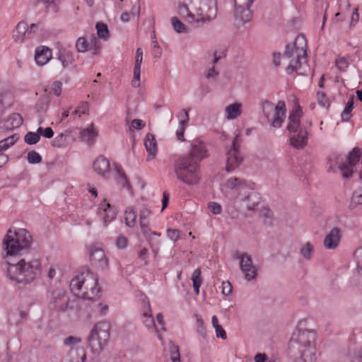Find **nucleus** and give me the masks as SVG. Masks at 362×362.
I'll return each mask as SVG.
<instances>
[{
	"label": "nucleus",
	"instance_id": "f257e3e1",
	"mask_svg": "<svg viewBox=\"0 0 362 362\" xmlns=\"http://www.w3.org/2000/svg\"><path fill=\"white\" fill-rule=\"evenodd\" d=\"M177 15L194 28L211 22L217 15L216 0H178Z\"/></svg>",
	"mask_w": 362,
	"mask_h": 362
},
{
	"label": "nucleus",
	"instance_id": "f03ea898",
	"mask_svg": "<svg viewBox=\"0 0 362 362\" xmlns=\"http://www.w3.org/2000/svg\"><path fill=\"white\" fill-rule=\"evenodd\" d=\"M42 273V264L38 258L25 255L16 263H9L8 274L10 279L18 283H30L38 279Z\"/></svg>",
	"mask_w": 362,
	"mask_h": 362
},
{
	"label": "nucleus",
	"instance_id": "7ed1b4c3",
	"mask_svg": "<svg viewBox=\"0 0 362 362\" xmlns=\"http://www.w3.org/2000/svg\"><path fill=\"white\" fill-rule=\"evenodd\" d=\"M33 243V237L26 229L18 228L13 233L9 229L3 241V249L6 256L27 255Z\"/></svg>",
	"mask_w": 362,
	"mask_h": 362
},
{
	"label": "nucleus",
	"instance_id": "20e7f679",
	"mask_svg": "<svg viewBox=\"0 0 362 362\" xmlns=\"http://www.w3.org/2000/svg\"><path fill=\"white\" fill-rule=\"evenodd\" d=\"M97 286V275L89 271L76 276L70 283L71 290L75 296L89 300H95L100 291Z\"/></svg>",
	"mask_w": 362,
	"mask_h": 362
},
{
	"label": "nucleus",
	"instance_id": "39448f33",
	"mask_svg": "<svg viewBox=\"0 0 362 362\" xmlns=\"http://www.w3.org/2000/svg\"><path fill=\"white\" fill-rule=\"evenodd\" d=\"M307 42L304 35H298L293 45L288 44L284 52V59H290L287 71H296L300 74H306L300 71L303 69V61L306 63Z\"/></svg>",
	"mask_w": 362,
	"mask_h": 362
},
{
	"label": "nucleus",
	"instance_id": "423d86ee",
	"mask_svg": "<svg viewBox=\"0 0 362 362\" xmlns=\"http://www.w3.org/2000/svg\"><path fill=\"white\" fill-rule=\"evenodd\" d=\"M302 110L300 106H297L289 113L287 130L290 134V144L297 149L303 148L308 141V131L306 127L300 122Z\"/></svg>",
	"mask_w": 362,
	"mask_h": 362
},
{
	"label": "nucleus",
	"instance_id": "0eeeda50",
	"mask_svg": "<svg viewBox=\"0 0 362 362\" xmlns=\"http://www.w3.org/2000/svg\"><path fill=\"white\" fill-rule=\"evenodd\" d=\"M175 173L180 180L187 185L197 184L199 180L198 162L192 156H182L175 161Z\"/></svg>",
	"mask_w": 362,
	"mask_h": 362
},
{
	"label": "nucleus",
	"instance_id": "6e6552de",
	"mask_svg": "<svg viewBox=\"0 0 362 362\" xmlns=\"http://www.w3.org/2000/svg\"><path fill=\"white\" fill-rule=\"evenodd\" d=\"M110 325L108 322L103 321L94 325L88 337V344L91 352L98 356L110 339Z\"/></svg>",
	"mask_w": 362,
	"mask_h": 362
},
{
	"label": "nucleus",
	"instance_id": "1a4fd4ad",
	"mask_svg": "<svg viewBox=\"0 0 362 362\" xmlns=\"http://www.w3.org/2000/svg\"><path fill=\"white\" fill-rule=\"evenodd\" d=\"M262 110L270 127L274 129L280 128L285 120L286 107L285 102L279 100L274 104L269 100L262 103Z\"/></svg>",
	"mask_w": 362,
	"mask_h": 362
},
{
	"label": "nucleus",
	"instance_id": "9d476101",
	"mask_svg": "<svg viewBox=\"0 0 362 362\" xmlns=\"http://www.w3.org/2000/svg\"><path fill=\"white\" fill-rule=\"evenodd\" d=\"M316 334L308 330L300 331L298 336V341L300 344V358L304 362H315V346L314 341Z\"/></svg>",
	"mask_w": 362,
	"mask_h": 362
},
{
	"label": "nucleus",
	"instance_id": "9b49d317",
	"mask_svg": "<svg viewBox=\"0 0 362 362\" xmlns=\"http://www.w3.org/2000/svg\"><path fill=\"white\" fill-rule=\"evenodd\" d=\"M255 0H234V18L236 26L244 25L252 17L251 6Z\"/></svg>",
	"mask_w": 362,
	"mask_h": 362
},
{
	"label": "nucleus",
	"instance_id": "f8f14e48",
	"mask_svg": "<svg viewBox=\"0 0 362 362\" xmlns=\"http://www.w3.org/2000/svg\"><path fill=\"white\" fill-rule=\"evenodd\" d=\"M253 182L236 177L228 178L225 183L226 187L233 191L232 199L235 202L239 201L248 190L253 189Z\"/></svg>",
	"mask_w": 362,
	"mask_h": 362
},
{
	"label": "nucleus",
	"instance_id": "ddd939ff",
	"mask_svg": "<svg viewBox=\"0 0 362 362\" xmlns=\"http://www.w3.org/2000/svg\"><path fill=\"white\" fill-rule=\"evenodd\" d=\"M238 136H236L231 146L226 151V170L231 172L238 168L243 160V156L239 150L240 145L238 143Z\"/></svg>",
	"mask_w": 362,
	"mask_h": 362
},
{
	"label": "nucleus",
	"instance_id": "4468645a",
	"mask_svg": "<svg viewBox=\"0 0 362 362\" xmlns=\"http://www.w3.org/2000/svg\"><path fill=\"white\" fill-rule=\"evenodd\" d=\"M234 257L240 259V269L244 274L245 280L250 281L255 279L257 275V269L253 264L251 256L247 252L241 255L236 252Z\"/></svg>",
	"mask_w": 362,
	"mask_h": 362
},
{
	"label": "nucleus",
	"instance_id": "2eb2a0df",
	"mask_svg": "<svg viewBox=\"0 0 362 362\" xmlns=\"http://www.w3.org/2000/svg\"><path fill=\"white\" fill-rule=\"evenodd\" d=\"M327 160L329 164V170H334L338 167L344 177L349 178L352 176L353 170L348 167L347 163H344V158L341 154L333 153L329 156Z\"/></svg>",
	"mask_w": 362,
	"mask_h": 362
},
{
	"label": "nucleus",
	"instance_id": "dca6fc26",
	"mask_svg": "<svg viewBox=\"0 0 362 362\" xmlns=\"http://www.w3.org/2000/svg\"><path fill=\"white\" fill-rule=\"evenodd\" d=\"M69 298L63 290H56L52 293L49 308L57 311L64 312L69 308Z\"/></svg>",
	"mask_w": 362,
	"mask_h": 362
},
{
	"label": "nucleus",
	"instance_id": "f3484780",
	"mask_svg": "<svg viewBox=\"0 0 362 362\" xmlns=\"http://www.w3.org/2000/svg\"><path fill=\"white\" fill-rule=\"evenodd\" d=\"M90 259L93 265L103 270L107 267L108 262L105 252L100 248H93L90 254Z\"/></svg>",
	"mask_w": 362,
	"mask_h": 362
},
{
	"label": "nucleus",
	"instance_id": "a211bd4d",
	"mask_svg": "<svg viewBox=\"0 0 362 362\" xmlns=\"http://www.w3.org/2000/svg\"><path fill=\"white\" fill-rule=\"evenodd\" d=\"M261 199L259 193L252 189L248 190L243 197H240L238 202L245 203L247 210L254 211L260 203Z\"/></svg>",
	"mask_w": 362,
	"mask_h": 362
},
{
	"label": "nucleus",
	"instance_id": "6ab92c4d",
	"mask_svg": "<svg viewBox=\"0 0 362 362\" xmlns=\"http://www.w3.org/2000/svg\"><path fill=\"white\" fill-rule=\"evenodd\" d=\"M187 156H192V158L194 160H196L197 162L206 158L208 156V153L204 144L200 141H193L191 144L190 153Z\"/></svg>",
	"mask_w": 362,
	"mask_h": 362
},
{
	"label": "nucleus",
	"instance_id": "aec40b11",
	"mask_svg": "<svg viewBox=\"0 0 362 362\" xmlns=\"http://www.w3.org/2000/svg\"><path fill=\"white\" fill-rule=\"evenodd\" d=\"M93 170L99 175L107 177L110 172V161L103 156H98L93 162Z\"/></svg>",
	"mask_w": 362,
	"mask_h": 362
},
{
	"label": "nucleus",
	"instance_id": "412c9836",
	"mask_svg": "<svg viewBox=\"0 0 362 362\" xmlns=\"http://www.w3.org/2000/svg\"><path fill=\"white\" fill-rule=\"evenodd\" d=\"M340 230L338 228H332L324 239V246L327 250L336 249L340 242Z\"/></svg>",
	"mask_w": 362,
	"mask_h": 362
},
{
	"label": "nucleus",
	"instance_id": "4be33fe9",
	"mask_svg": "<svg viewBox=\"0 0 362 362\" xmlns=\"http://www.w3.org/2000/svg\"><path fill=\"white\" fill-rule=\"evenodd\" d=\"M143 61V51L141 48H137L136 51L135 64L134 68V77L132 85L134 87H139L140 85L141 66Z\"/></svg>",
	"mask_w": 362,
	"mask_h": 362
},
{
	"label": "nucleus",
	"instance_id": "5701e85b",
	"mask_svg": "<svg viewBox=\"0 0 362 362\" xmlns=\"http://www.w3.org/2000/svg\"><path fill=\"white\" fill-rule=\"evenodd\" d=\"M52 58V51L45 46L38 47L35 49V60L37 65L43 66L46 64Z\"/></svg>",
	"mask_w": 362,
	"mask_h": 362
},
{
	"label": "nucleus",
	"instance_id": "b1692460",
	"mask_svg": "<svg viewBox=\"0 0 362 362\" xmlns=\"http://www.w3.org/2000/svg\"><path fill=\"white\" fill-rule=\"evenodd\" d=\"M354 258L356 265L354 278L356 283L362 287V247L356 249Z\"/></svg>",
	"mask_w": 362,
	"mask_h": 362
},
{
	"label": "nucleus",
	"instance_id": "393cba45",
	"mask_svg": "<svg viewBox=\"0 0 362 362\" xmlns=\"http://www.w3.org/2000/svg\"><path fill=\"white\" fill-rule=\"evenodd\" d=\"M144 146L148 152L147 160L154 158L157 154V143L154 136L152 134H147L144 139Z\"/></svg>",
	"mask_w": 362,
	"mask_h": 362
},
{
	"label": "nucleus",
	"instance_id": "a878e982",
	"mask_svg": "<svg viewBox=\"0 0 362 362\" xmlns=\"http://www.w3.org/2000/svg\"><path fill=\"white\" fill-rule=\"evenodd\" d=\"M25 37H28V25L25 21H21L13 30V38L16 42L21 43Z\"/></svg>",
	"mask_w": 362,
	"mask_h": 362
},
{
	"label": "nucleus",
	"instance_id": "bb28decb",
	"mask_svg": "<svg viewBox=\"0 0 362 362\" xmlns=\"http://www.w3.org/2000/svg\"><path fill=\"white\" fill-rule=\"evenodd\" d=\"M86 354L83 348L71 349L64 362H85Z\"/></svg>",
	"mask_w": 362,
	"mask_h": 362
},
{
	"label": "nucleus",
	"instance_id": "cd10ccee",
	"mask_svg": "<svg viewBox=\"0 0 362 362\" xmlns=\"http://www.w3.org/2000/svg\"><path fill=\"white\" fill-rule=\"evenodd\" d=\"M144 312L143 313V323L148 328H155L156 331H158L156 327L154 319L152 316L151 305L148 300L144 303Z\"/></svg>",
	"mask_w": 362,
	"mask_h": 362
},
{
	"label": "nucleus",
	"instance_id": "c85d7f7f",
	"mask_svg": "<svg viewBox=\"0 0 362 362\" xmlns=\"http://www.w3.org/2000/svg\"><path fill=\"white\" fill-rule=\"evenodd\" d=\"M23 123V118L18 113L11 114L4 122V127L7 129H13L19 127Z\"/></svg>",
	"mask_w": 362,
	"mask_h": 362
},
{
	"label": "nucleus",
	"instance_id": "c756f323",
	"mask_svg": "<svg viewBox=\"0 0 362 362\" xmlns=\"http://www.w3.org/2000/svg\"><path fill=\"white\" fill-rule=\"evenodd\" d=\"M151 211L146 207H144L140 210V213H139L140 227L142 230V232L145 235H147L150 230L148 228V218L151 215Z\"/></svg>",
	"mask_w": 362,
	"mask_h": 362
},
{
	"label": "nucleus",
	"instance_id": "7c9ffc66",
	"mask_svg": "<svg viewBox=\"0 0 362 362\" xmlns=\"http://www.w3.org/2000/svg\"><path fill=\"white\" fill-rule=\"evenodd\" d=\"M98 136V131L94 127L93 124H90L87 128L81 132V138L83 141L92 144L93 139Z\"/></svg>",
	"mask_w": 362,
	"mask_h": 362
},
{
	"label": "nucleus",
	"instance_id": "2f4dec72",
	"mask_svg": "<svg viewBox=\"0 0 362 362\" xmlns=\"http://www.w3.org/2000/svg\"><path fill=\"white\" fill-rule=\"evenodd\" d=\"M242 105L238 103H235L230 105H228L226 107V112L227 114L226 118L228 119H234L240 116L242 113L241 112Z\"/></svg>",
	"mask_w": 362,
	"mask_h": 362
},
{
	"label": "nucleus",
	"instance_id": "473e14b6",
	"mask_svg": "<svg viewBox=\"0 0 362 362\" xmlns=\"http://www.w3.org/2000/svg\"><path fill=\"white\" fill-rule=\"evenodd\" d=\"M101 207L104 211L103 220L105 223L112 221L117 216V212L114 207H112L109 203H106V200H104V204H101Z\"/></svg>",
	"mask_w": 362,
	"mask_h": 362
},
{
	"label": "nucleus",
	"instance_id": "72a5a7b5",
	"mask_svg": "<svg viewBox=\"0 0 362 362\" xmlns=\"http://www.w3.org/2000/svg\"><path fill=\"white\" fill-rule=\"evenodd\" d=\"M57 58L62 62L64 69L66 68L74 60L72 52L66 49H60L57 53Z\"/></svg>",
	"mask_w": 362,
	"mask_h": 362
},
{
	"label": "nucleus",
	"instance_id": "f704fd0d",
	"mask_svg": "<svg viewBox=\"0 0 362 362\" xmlns=\"http://www.w3.org/2000/svg\"><path fill=\"white\" fill-rule=\"evenodd\" d=\"M173 30L177 33H189L190 29L185 25L177 17L173 16L170 19Z\"/></svg>",
	"mask_w": 362,
	"mask_h": 362
},
{
	"label": "nucleus",
	"instance_id": "c9c22d12",
	"mask_svg": "<svg viewBox=\"0 0 362 362\" xmlns=\"http://www.w3.org/2000/svg\"><path fill=\"white\" fill-rule=\"evenodd\" d=\"M49 102V97L47 94L40 96L35 105L37 112L40 114L45 113L48 109Z\"/></svg>",
	"mask_w": 362,
	"mask_h": 362
},
{
	"label": "nucleus",
	"instance_id": "e433bc0d",
	"mask_svg": "<svg viewBox=\"0 0 362 362\" xmlns=\"http://www.w3.org/2000/svg\"><path fill=\"white\" fill-rule=\"evenodd\" d=\"M361 156V152L358 148H354L346 156V160L348 162V167L351 169V167L356 165L358 163Z\"/></svg>",
	"mask_w": 362,
	"mask_h": 362
},
{
	"label": "nucleus",
	"instance_id": "4c0bfd02",
	"mask_svg": "<svg viewBox=\"0 0 362 362\" xmlns=\"http://www.w3.org/2000/svg\"><path fill=\"white\" fill-rule=\"evenodd\" d=\"M362 204V187H358L355 189L352 194L351 202L349 204V209H354L357 206Z\"/></svg>",
	"mask_w": 362,
	"mask_h": 362
},
{
	"label": "nucleus",
	"instance_id": "58836bf2",
	"mask_svg": "<svg viewBox=\"0 0 362 362\" xmlns=\"http://www.w3.org/2000/svg\"><path fill=\"white\" fill-rule=\"evenodd\" d=\"M124 215V219L127 226L129 227L134 226L137 217L136 209L132 206L128 207L125 211Z\"/></svg>",
	"mask_w": 362,
	"mask_h": 362
},
{
	"label": "nucleus",
	"instance_id": "ea45409f",
	"mask_svg": "<svg viewBox=\"0 0 362 362\" xmlns=\"http://www.w3.org/2000/svg\"><path fill=\"white\" fill-rule=\"evenodd\" d=\"M116 170L117 172V182L119 185L124 187H129V183L127 177L122 170V168L119 165H115Z\"/></svg>",
	"mask_w": 362,
	"mask_h": 362
},
{
	"label": "nucleus",
	"instance_id": "a19ab883",
	"mask_svg": "<svg viewBox=\"0 0 362 362\" xmlns=\"http://www.w3.org/2000/svg\"><path fill=\"white\" fill-rule=\"evenodd\" d=\"M314 247L310 242L303 244L300 249V255L307 260L311 259Z\"/></svg>",
	"mask_w": 362,
	"mask_h": 362
},
{
	"label": "nucleus",
	"instance_id": "79ce46f5",
	"mask_svg": "<svg viewBox=\"0 0 362 362\" xmlns=\"http://www.w3.org/2000/svg\"><path fill=\"white\" fill-rule=\"evenodd\" d=\"M354 96L351 97L348 100L344 110L341 114L342 121L347 122L351 117V112L354 108Z\"/></svg>",
	"mask_w": 362,
	"mask_h": 362
},
{
	"label": "nucleus",
	"instance_id": "37998d69",
	"mask_svg": "<svg viewBox=\"0 0 362 362\" xmlns=\"http://www.w3.org/2000/svg\"><path fill=\"white\" fill-rule=\"evenodd\" d=\"M97 34L100 38L107 40L110 35V32L107 25L102 22H98L95 25Z\"/></svg>",
	"mask_w": 362,
	"mask_h": 362
},
{
	"label": "nucleus",
	"instance_id": "c03bdc74",
	"mask_svg": "<svg viewBox=\"0 0 362 362\" xmlns=\"http://www.w3.org/2000/svg\"><path fill=\"white\" fill-rule=\"evenodd\" d=\"M18 137L16 134L10 136L3 140L0 141V151L8 149L10 146H13Z\"/></svg>",
	"mask_w": 362,
	"mask_h": 362
},
{
	"label": "nucleus",
	"instance_id": "a18cd8bd",
	"mask_svg": "<svg viewBox=\"0 0 362 362\" xmlns=\"http://www.w3.org/2000/svg\"><path fill=\"white\" fill-rule=\"evenodd\" d=\"M40 136L37 132H28L24 136V141L29 145H33L37 144L40 141Z\"/></svg>",
	"mask_w": 362,
	"mask_h": 362
},
{
	"label": "nucleus",
	"instance_id": "49530a36",
	"mask_svg": "<svg viewBox=\"0 0 362 362\" xmlns=\"http://www.w3.org/2000/svg\"><path fill=\"white\" fill-rule=\"evenodd\" d=\"M27 160L29 163L37 164L41 162L42 157L37 151H31L28 153Z\"/></svg>",
	"mask_w": 362,
	"mask_h": 362
},
{
	"label": "nucleus",
	"instance_id": "de8ad7c7",
	"mask_svg": "<svg viewBox=\"0 0 362 362\" xmlns=\"http://www.w3.org/2000/svg\"><path fill=\"white\" fill-rule=\"evenodd\" d=\"M154 235L160 236V233H156V232H152L148 236V240L151 241V246L152 247L153 252L154 255L156 256L159 252L160 241L153 243V236H154Z\"/></svg>",
	"mask_w": 362,
	"mask_h": 362
},
{
	"label": "nucleus",
	"instance_id": "09e8293b",
	"mask_svg": "<svg viewBox=\"0 0 362 362\" xmlns=\"http://www.w3.org/2000/svg\"><path fill=\"white\" fill-rule=\"evenodd\" d=\"M89 110V104L87 102H81L76 110H75L73 112V115H78L79 117L81 115H84L88 113Z\"/></svg>",
	"mask_w": 362,
	"mask_h": 362
},
{
	"label": "nucleus",
	"instance_id": "8fccbe9b",
	"mask_svg": "<svg viewBox=\"0 0 362 362\" xmlns=\"http://www.w3.org/2000/svg\"><path fill=\"white\" fill-rule=\"evenodd\" d=\"M66 136L67 134H66L65 133H62L57 136H56L52 141V146L57 148L63 146L66 143Z\"/></svg>",
	"mask_w": 362,
	"mask_h": 362
},
{
	"label": "nucleus",
	"instance_id": "3c124183",
	"mask_svg": "<svg viewBox=\"0 0 362 362\" xmlns=\"http://www.w3.org/2000/svg\"><path fill=\"white\" fill-rule=\"evenodd\" d=\"M76 47L78 52H84L88 49V43L84 37H81L76 42Z\"/></svg>",
	"mask_w": 362,
	"mask_h": 362
},
{
	"label": "nucleus",
	"instance_id": "603ef678",
	"mask_svg": "<svg viewBox=\"0 0 362 362\" xmlns=\"http://www.w3.org/2000/svg\"><path fill=\"white\" fill-rule=\"evenodd\" d=\"M100 41L98 40V38L95 36L93 35L91 37L90 42L88 43V49H94L93 54H97V52L100 49Z\"/></svg>",
	"mask_w": 362,
	"mask_h": 362
},
{
	"label": "nucleus",
	"instance_id": "864d4df0",
	"mask_svg": "<svg viewBox=\"0 0 362 362\" xmlns=\"http://www.w3.org/2000/svg\"><path fill=\"white\" fill-rule=\"evenodd\" d=\"M335 64H336V66L338 68V69L339 71H344L346 69V68L348 67L349 62L345 57H342L338 58L336 60Z\"/></svg>",
	"mask_w": 362,
	"mask_h": 362
},
{
	"label": "nucleus",
	"instance_id": "5fc2aeb1",
	"mask_svg": "<svg viewBox=\"0 0 362 362\" xmlns=\"http://www.w3.org/2000/svg\"><path fill=\"white\" fill-rule=\"evenodd\" d=\"M81 342V338L74 336H69L64 339V344L65 346L72 347L76 344H80Z\"/></svg>",
	"mask_w": 362,
	"mask_h": 362
},
{
	"label": "nucleus",
	"instance_id": "6e6d98bb",
	"mask_svg": "<svg viewBox=\"0 0 362 362\" xmlns=\"http://www.w3.org/2000/svg\"><path fill=\"white\" fill-rule=\"evenodd\" d=\"M177 117L180 119L179 124L180 126L186 125L189 121L188 111L183 109L181 112L178 113Z\"/></svg>",
	"mask_w": 362,
	"mask_h": 362
},
{
	"label": "nucleus",
	"instance_id": "4d7b16f0",
	"mask_svg": "<svg viewBox=\"0 0 362 362\" xmlns=\"http://www.w3.org/2000/svg\"><path fill=\"white\" fill-rule=\"evenodd\" d=\"M170 359L176 360L180 359V354L179 351V347L177 345H175L172 341L170 342Z\"/></svg>",
	"mask_w": 362,
	"mask_h": 362
},
{
	"label": "nucleus",
	"instance_id": "13d9d810",
	"mask_svg": "<svg viewBox=\"0 0 362 362\" xmlns=\"http://www.w3.org/2000/svg\"><path fill=\"white\" fill-rule=\"evenodd\" d=\"M202 272L200 269H196L192 275V281L193 282V285H202Z\"/></svg>",
	"mask_w": 362,
	"mask_h": 362
},
{
	"label": "nucleus",
	"instance_id": "bf43d9fd",
	"mask_svg": "<svg viewBox=\"0 0 362 362\" xmlns=\"http://www.w3.org/2000/svg\"><path fill=\"white\" fill-rule=\"evenodd\" d=\"M37 132L40 135H42L45 138L50 139L54 136V131L51 127H47L43 129L42 127H39L37 129Z\"/></svg>",
	"mask_w": 362,
	"mask_h": 362
},
{
	"label": "nucleus",
	"instance_id": "052dcab7",
	"mask_svg": "<svg viewBox=\"0 0 362 362\" xmlns=\"http://www.w3.org/2000/svg\"><path fill=\"white\" fill-rule=\"evenodd\" d=\"M317 102L322 107H329V100L327 98L326 95L323 93H317Z\"/></svg>",
	"mask_w": 362,
	"mask_h": 362
},
{
	"label": "nucleus",
	"instance_id": "680f3d73",
	"mask_svg": "<svg viewBox=\"0 0 362 362\" xmlns=\"http://www.w3.org/2000/svg\"><path fill=\"white\" fill-rule=\"evenodd\" d=\"M180 232L177 229H168L167 235L172 241L175 243L180 238Z\"/></svg>",
	"mask_w": 362,
	"mask_h": 362
},
{
	"label": "nucleus",
	"instance_id": "e2e57ef3",
	"mask_svg": "<svg viewBox=\"0 0 362 362\" xmlns=\"http://www.w3.org/2000/svg\"><path fill=\"white\" fill-rule=\"evenodd\" d=\"M197 333L199 334V335L205 338L206 336V328L204 327V321L201 318H197Z\"/></svg>",
	"mask_w": 362,
	"mask_h": 362
},
{
	"label": "nucleus",
	"instance_id": "0e129e2a",
	"mask_svg": "<svg viewBox=\"0 0 362 362\" xmlns=\"http://www.w3.org/2000/svg\"><path fill=\"white\" fill-rule=\"evenodd\" d=\"M208 208L214 214H220L222 211L221 206L216 202H209Z\"/></svg>",
	"mask_w": 362,
	"mask_h": 362
},
{
	"label": "nucleus",
	"instance_id": "69168bd1",
	"mask_svg": "<svg viewBox=\"0 0 362 362\" xmlns=\"http://www.w3.org/2000/svg\"><path fill=\"white\" fill-rule=\"evenodd\" d=\"M233 291V286L229 281H223L222 283V293L223 295L228 296L231 294Z\"/></svg>",
	"mask_w": 362,
	"mask_h": 362
},
{
	"label": "nucleus",
	"instance_id": "338daca9",
	"mask_svg": "<svg viewBox=\"0 0 362 362\" xmlns=\"http://www.w3.org/2000/svg\"><path fill=\"white\" fill-rule=\"evenodd\" d=\"M127 238L126 237H124L123 235H119L117 238L116 245L119 249L122 250V249L125 248L127 246Z\"/></svg>",
	"mask_w": 362,
	"mask_h": 362
},
{
	"label": "nucleus",
	"instance_id": "774afa93",
	"mask_svg": "<svg viewBox=\"0 0 362 362\" xmlns=\"http://www.w3.org/2000/svg\"><path fill=\"white\" fill-rule=\"evenodd\" d=\"M62 83L59 81H56L52 83V90L57 96L60 95L62 92Z\"/></svg>",
	"mask_w": 362,
	"mask_h": 362
}]
</instances>
